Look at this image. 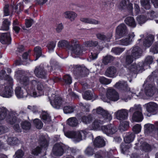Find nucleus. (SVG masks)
<instances>
[{
    "label": "nucleus",
    "instance_id": "39",
    "mask_svg": "<svg viewBox=\"0 0 158 158\" xmlns=\"http://www.w3.org/2000/svg\"><path fill=\"white\" fill-rule=\"evenodd\" d=\"M8 110L5 107H0V120L4 119L6 117Z\"/></svg>",
    "mask_w": 158,
    "mask_h": 158
},
{
    "label": "nucleus",
    "instance_id": "38",
    "mask_svg": "<svg viewBox=\"0 0 158 158\" xmlns=\"http://www.w3.org/2000/svg\"><path fill=\"white\" fill-rule=\"evenodd\" d=\"M141 6L144 9L149 10L151 8L150 0H140Z\"/></svg>",
    "mask_w": 158,
    "mask_h": 158
},
{
    "label": "nucleus",
    "instance_id": "60",
    "mask_svg": "<svg viewBox=\"0 0 158 158\" xmlns=\"http://www.w3.org/2000/svg\"><path fill=\"white\" fill-rule=\"evenodd\" d=\"M98 44V42L97 41H89L87 42L85 45L86 47H95Z\"/></svg>",
    "mask_w": 158,
    "mask_h": 158
},
{
    "label": "nucleus",
    "instance_id": "18",
    "mask_svg": "<svg viewBox=\"0 0 158 158\" xmlns=\"http://www.w3.org/2000/svg\"><path fill=\"white\" fill-rule=\"evenodd\" d=\"M131 54L132 57L135 60L140 57L142 55V51L138 46H135L131 48Z\"/></svg>",
    "mask_w": 158,
    "mask_h": 158
},
{
    "label": "nucleus",
    "instance_id": "24",
    "mask_svg": "<svg viewBox=\"0 0 158 158\" xmlns=\"http://www.w3.org/2000/svg\"><path fill=\"white\" fill-rule=\"evenodd\" d=\"M67 124L70 127H76L78 126L79 121L76 117H72L69 118L67 120Z\"/></svg>",
    "mask_w": 158,
    "mask_h": 158
},
{
    "label": "nucleus",
    "instance_id": "22",
    "mask_svg": "<svg viewBox=\"0 0 158 158\" xmlns=\"http://www.w3.org/2000/svg\"><path fill=\"white\" fill-rule=\"evenodd\" d=\"M126 67L128 69L130 72L136 73L138 71L142 69L143 64L141 63L137 64H133L126 66Z\"/></svg>",
    "mask_w": 158,
    "mask_h": 158
},
{
    "label": "nucleus",
    "instance_id": "13",
    "mask_svg": "<svg viewBox=\"0 0 158 158\" xmlns=\"http://www.w3.org/2000/svg\"><path fill=\"white\" fill-rule=\"evenodd\" d=\"M117 69L116 67L113 66H110L107 68L104 74L108 77L114 78L117 76Z\"/></svg>",
    "mask_w": 158,
    "mask_h": 158
},
{
    "label": "nucleus",
    "instance_id": "20",
    "mask_svg": "<svg viewBox=\"0 0 158 158\" xmlns=\"http://www.w3.org/2000/svg\"><path fill=\"white\" fill-rule=\"evenodd\" d=\"M155 90V87L153 84H147L144 88L145 94L149 97H152L154 94Z\"/></svg>",
    "mask_w": 158,
    "mask_h": 158
},
{
    "label": "nucleus",
    "instance_id": "16",
    "mask_svg": "<svg viewBox=\"0 0 158 158\" xmlns=\"http://www.w3.org/2000/svg\"><path fill=\"white\" fill-rule=\"evenodd\" d=\"M64 135L67 137L73 139V141L75 143L79 141V131H68L64 132Z\"/></svg>",
    "mask_w": 158,
    "mask_h": 158
},
{
    "label": "nucleus",
    "instance_id": "27",
    "mask_svg": "<svg viewBox=\"0 0 158 158\" xmlns=\"http://www.w3.org/2000/svg\"><path fill=\"white\" fill-rule=\"evenodd\" d=\"M64 16L66 19H69L71 21H73L77 17V15L73 11H67L64 13Z\"/></svg>",
    "mask_w": 158,
    "mask_h": 158
},
{
    "label": "nucleus",
    "instance_id": "19",
    "mask_svg": "<svg viewBox=\"0 0 158 158\" xmlns=\"http://www.w3.org/2000/svg\"><path fill=\"white\" fill-rule=\"evenodd\" d=\"M114 86L116 88L126 91L129 94L131 93L130 88L128 87L127 83L125 81H120L117 82Z\"/></svg>",
    "mask_w": 158,
    "mask_h": 158
},
{
    "label": "nucleus",
    "instance_id": "8",
    "mask_svg": "<svg viewBox=\"0 0 158 158\" xmlns=\"http://www.w3.org/2000/svg\"><path fill=\"white\" fill-rule=\"evenodd\" d=\"M93 112V113H95L96 112L97 114L101 115L107 121H110L112 119V118L111 115L107 110H104L100 107H99L96 109H94Z\"/></svg>",
    "mask_w": 158,
    "mask_h": 158
},
{
    "label": "nucleus",
    "instance_id": "62",
    "mask_svg": "<svg viewBox=\"0 0 158 158\" xmlns=\"http://www.w3.org/2000/svg\"><path fill=\"white\" fill-rule=\"evenodd\" d=\"M24 154L23 152L21 150H18L16 152L15 156V158H22Z\"/></svg>",
    "mask_w": 158,
    "mask_h": 158
},
{
    "label": "nucleus",
    "instance_id": "63",
    "mask_svg": "<svg viewBox=\"0 0 158 158\" xmlns=\"http://www.w3.org/2000/svg\"><path fill=\"white\" fill-rule=\"evenodd\" d=\"M72 69L75 76H77L78 75L79 73V66L78 65H74Z\"/></svg>",
    "mask_w": 158,
    "mask_h": 158
},
{
    "label": "nucleus",
    "instance_id": "28",
    "mask_svg": "<svg viewBox=\"0 0 158 158\" xmlns=\"http://www.w3.org/2000/svg\"><path fill=\"white\" fill-rule=\"evenodd\" d=\"M154 39V36L152 35H149L146 36L143 41L144 46L148 47L152 44Z\"/></svg>",
    "mask_w": 158,
    "mask_h": 158
},
{
    "label": "nucleus",
    "instance_id": "23",
    "mask_svg": "<svg viewBox=\"0 0 158 158\" xmlns=\"http://www.w3.org/2000/svg\"><path fill=\"white\" fill-rule=\"evenodd\" d=\"M94 145L96 147L101 148L104 146L105 142L104 140L100 136L97 137L94 140Z\"/></svg>",
    "mask_w": 158,
    "mask_h": 158
},
{
    "label": "nucleus",
    "instance_id": "50",
    "mask_svg": "<svg viewBox=\"0 0 158 158\" xmlns=\"http://www.w3.org/2000/svg\"><path fill=\"white\" fill-rule=\"evenodd\" d=\"M10 23V22L8 21L7 19H4L2 26V30H8L9 28Z\"/></svg>",
    "mask_w": 158,
    "mask_h": 158
},
{
    "label": "nucleus",
    "instance_id": "46",
    "mask_svg": "<svg viewBox=\"0 0 158 158\" xmlns=\"http://www.w3.org/2000/svg\"><path fill=\"white\" fill-rule=\"evenodd\" d=\"M94 148L95 147L93 146H88L85 151V154L89 156L93 155L94 153Z\"/></svg>",
    "mask_w": 158,
    "mask_h": 158
},
{
    "label": "nucleus",
    "instance_id": "2",
    "mask_svg": "<svg viewBox=\"0 0 158 158\" xmlns=\"http://www.w3.org/2000/svg\"><path fill=\"white\" fill-rule=\"evenodd\" d=\"M57 46L59 47H66L70 51L73 57L77 58L79 57V41L77 40L74 39L69 42L62 40L58 42Z\"/></svg>",
    "mask_w": 158,
    "mask_h": 158
},
{
    "label": "nucleus",
    "instance_id": "54",
    "mask_svg": "<svg viewBox=\"0 0 158 158\" xmlns=\"http://www.w3.org/2000/svg\"><path fill=\"white\" fill-rule=\"evenodd\" d=\"M63 80L66 85H69L72 83V78L69 75H64L62 79Z\"/></svg>",
    "mask_w": 158,
    "mask_h": 158
},
{
    "label": "nucleus",
    "instance_id": "34",
    "mask_svg": "<svg viewBox=\"0 0 158 158\" xmlns=\"http://www.w3.org/2000/svg\"><path fill=\"white\" fill-rule=\"evenodd\" d=\"M132 147V145L131 144L122 143L120 146L121 150L122 153L125 154L127 152L128 149Z\"/></svg>",
    "mask_w": 158,
    "mask_h": 158
},
{
    "label": "nucleus",
    "instance_id": "45",
    "mask_svg": "<svg viewBox=\"0 0 158 158\" xmlns=\"http://www.w3.org/2000/svg\"><path fill=\"white\" fill-rule=\"evenodd\" d=\"M103 123V121L98 119H95L93 122L92 127L94 129H96L99 128Z\"/></svg>",
    "mask_w": 158,
    "mask_h": 158
},
{
    "label": "nucleus",
    "instance_id": "64",
    "mask_svg": "<svg viewBox=\"0 0 158 158\" xmlns=\"http://www.w3.org/2000/svg\"><path fill=\"white\" fill-rule=\"evenodd\" d=\"M34 23L33 20L31 19H25V25L27 28L30 27Z\"/></svg>",
    "mask_w": 158,
    "mask_h": 158
},
{
    "label": "nucleus",
    "instance_id": "32",
    "mask_svg": "<svg viewBox=\"0 0 158 158\" xmlns=\"http://www.w3.org/2000/svg\"><path fill=\"white\" fill-rule=\"evenodd\" d=\"M7 143L10 145H14L20 143V140L16 137L8 138L7 140Z\"/></svg>",
    "mask_w": 158,
    "mask_h": 158
},
{
    "label": "nucleus",
    "instance_id": "41",
    "mask_svg": "<svg viewBox=\"0 0 158 158\" xmlns=\"http://www.w3.org/2000/svg\"><path fill=\"white\" fill-rule=\"evenodd\" d=\"M93 119V117L91 114L83 116L81 118L82 121L85 124L90 123Z\"/></svg>",
    "mask_w": 158,
    "mask_h": 158
},
{
    "label": "nucleus",
    "instance_id": "30",
    "mask_svg": "<svg viewBox=\"0 0 158 158\" xmlns=\"http://www.w3.org/2000/svg\"><path fill=\"white\" fill-rule=\"evenodd\" d=\"M125 23L128 26L132 27H136V23L135 19L132 17H128L125 20Z\"/></svg>",
    "mask_w": 158,
    "mask_h": 158
},
{
    "label": "nucleus",
    "instance_id": "57",
    "mask_svg": "<svg viewBox=\"0 0 158 158\" xmlns=\"http://www.w3.org/2000/svg\"><path fill=\"white\" fill-rule=\"evenodd\" d=\"M114 59V57L111 56H107L103 59V62L105 64H106L108 63L113 61Z\"/></svg>",
    "mask_w": 158,
    "mask_h": 158
},
{
    "label": "nucleus",
    "instance_id": "33",
    "mask_svg": "<svg viewBox=\"0 0 158 158\" xmlns=\"http://www.w3.org/2000/svg\"><path fill=\"white\" fill-rule=\"evenodd\" d=\"M89 73V70L85 66H80V77H85Z\"/></svg>",
    "mask_w": 158,
    "mask_h": 158
},
{
    "label": "nucleus",
    "instance_id": "29",
    "mask_svg": "<svg viewBox=\"0 0 158 158\" xmlns=\"http://www.w3.org/2000/svg\"><path fill=\"white\" fill-rule=\"evenodd\" d=\"M135 137V134L132 132L128 133L124 138V140L125 142L127 144L132 142Z\"/></svg>",
    "mask_w": 158,
    "mask_h": 158
},
{
    "label": "nucleus",
    "instance_id": "47",
    "mask_svg": "<svg viewBox=\"0 0 158 158\" xmlns=\"http://www.w3.org/2000/svg\"><path fill=\"white\" fill-rule=\"evenodd\" d=\"M125 48L115 47L113 48L111 52L116 55H119L125 50Z\"/></svg>",
    "mask_w": 158,
    "mask_h": 158
},
{
    "label": "nucleus",
    "instance_id": "55",
    "mask_svg": "<svg viewBox=\"0 0 158 158\" xmlns=\"http://www.w3.org/2000/svg\"><path fill=\"white\" fill-rule=\"evenodd\" d=\"M136 19L138 23L140 25L144 23L147 20L145 17L142 15L137 16Z\"/></svg>",
    "mask_w": 158,
    "mask_h": 158
},
{
    "label": "nucleus",
    "instance_id": "42",
    "mask_svg": "<svg viewBox=\"0 0 158 158\" xmlns=\"http://www.w3.org/2000/svg\"><path fill=\"white\" fill-rule=\"evenodd\" d=\"M35 54V55L36 59L35 60H37L42 55V49L41 47L37 46L35 47L34 48Z\"/></svg>",
    "mask_w": 158,
    "mask_h": 158
},
{
    "label": "nucleus",
    "instance_id": "51",
    "mask_svg": "<svg viewBox=\"0 0 158 158\" xmlns=\"http://www.w3.org/2000/svg\"><path fill=\"white\" fill-rule=\"evenodd\" d=\"M140 149L142 150L148 152L151 150V147L146 142H144L141 144Z\"/></svg>",
    "mask_w": 158,
    "mask_h": 158
},
{
    "label": "nucleus",
    "instance_id": "9",
    "mask_svg": "<svg viewBox=\"0 0 158 158\" xmlns=\"http://www.w3.org/2000/svg\"><path fill=\"white\" fill-rule=\"evenodd\" d=\"M101 129L104 133L109 136L115 133L117 131L116 127L112 124L102 126Z\"/></svg>",
    "mask_w": 158,
    "mask_h": 158
},
{
    "label": "nucleus",
    "instance_id": "43",
    "mask_svg": "<svg viewBox=\"0 0 158 158\" xmlns=\"http://www.w3.org/2000/svg\"><path fill=\"white\" fill-rule=\"evenodd\" d=\"M41 118L45 123H48L51 121L49 114L47 112H43L41 115Z\"/></svg>",
    "mask_w": 158,
    "mask_h": 158
},
{
    "label": "nucleus",
    "instance_id": "6",
    "mask_svg": "<svg viewBox=\"0 0 158 158\" xmlns=\"http://www.w3.org/2000/svg\"><path fill=\"white\" fill-rule=\"evenodd\" d=\"M135 36V35L133 32L130 33L126 37L117 41L116 44L122 46H128L133 41Z\"/></svg>",
    "mask_w": 158,
    "mask_h": 158
},
{
    "label": "nucleus",
    "instance_id": "56",
    "mask_svg": "<svg viewBox=\"0 0 158 158\" xmlns=\"http://www.w3.org/2000/svg\"><path fill=\"white\" fill-rule=\"evenodd\" d=\"M34 125L36 127L39 129H41L43 126V124L42 122L38 119H35L33 121Z\"/></svg>",
    "mask_w": 158,
    "mask_h": 158
},
{
    "label": "nucleus",
    "instance_id": "48",
    "mask_svg": "<svg viewBox=\"0 0 158 158\" xmlns=\"http://www.w3.org/2000/svg\"><path fill=\"white\" fill-rule=\"evenodd\" d=\"M23 2H22L18 3L14 7H13V9L15 10V11L17 14H19L23 9Z\"/></svg>",
    "mask_w": 158,
    "mask_h": 158
},
{
    "label": "nucleus",
    "instance_id": "14",
    "mask_svg": "<svg viewBox=\"0 0 158 158\" xmlns=\"http://www.w3.org/2000/svg\"><path fill=\"white\" fill-rule=\"evenodd\" d=\"M52 152V156L56 158L62 156L63 153L62 146L58 143H56L53 146Z\"/></svg>",
    "mask_w": 158,
    "mask_h": 158
},
{
    "label": "nucleus",
    "instance_id": "59",
    "mask_svg": "<svg viewBox=\"0 0 158 158\" xmlns=\"http://www.w3.org/2000/svg\"><path fill=\"white\" fill-rule=\"evenodd\" d=\"M106 152L101 151H98L95 154V158H105Z\"/></svg>",
    "mask_w": 158,
    "mask_h": 158
},
{
    "label": "nucleus",
    "instance_id": "4",
    "mask_svg": "<svg viewBox=\"0 0 158 158\" xmlns=\"http://www.w3.org/2000/svg\"><path fill=\"white\" fill-rule=\"evenodd\" d=\"M129 111L133 112L135 111L133 114L132 119L133 121L140 122L142 121L143 116L142 113V108L140 105L134 106V107L131 108Z\"/></svg>",
    "mask_w": 158,
    "mask_h": 158
},
{
    "label": "nucleus",
    "instance_id": "26",
    "mask_svg": "<svg viewBox=\"0 0 158 158\" xmlns=\"http://www.w3.org/2000/svg\"><path fill=\"white\" fill-rule=\"evenodd\" d=\"M112 33H110L108 34L105 35L102 33H99L96 34L97 38L99 40L106 41L108 42L109 41L110 39L112 37Z\"/></svg>",
    "mask_w": 158,
    "mask_h": 158
},
{
    "label": "nucleus",
    "instance_id": "5",
    "mask_svg": "<svg viewBox=\"0 0 158 158\" xmlns=\"http://www.w3.org/2000/svg\"><path fill=\"white\" fill-rule=\"evenodd\" d=\"M52 99L53 100L50 101V103L53 108L56 109L60 108L66 103L62 98L54 94L52 95L51 100Z\"/></svg>",
    "mask_w": 158,
    "mask_h": 158
},
{
    "label": "nucleus",
    "instance_id": "49",
    "mask_svg": "<svg viewBox=\"0 0 158 158\" xmlns=\"http://www.w3.org/2000/svg\"><path fill=\"white\" fill-rule=\"evenodd\" d=\"M134 59V58L131 55H127L125 58V67L131 64L133 61Z\"/></svg>",
    "mask_w": 158,
    "mask_h": 158
},
{
    "label": "nucleus",
    "instance_id": "17",
    "mask_svg": "<svg viewBox=\"0 0 158 158\" xmlns=\"http://www.w3.org/2000/svg\"><path fill=\"white\" fill-rule=\"evenodd\" d=\"M147 111L153 114H155L158 111V105L153 102H151L146 105Z\"/></svg>",
    "mask_w": 158,
    "mask_h": 158
},
{
    "label": "nucleus",
    "instance_id": "1",
    "mask_svg": "<svg viewBox=\"0 0 158 158\" xmlns=\"http://www.w3.org/2000/svg\"><path fill=\"white\" fill-rule=\"evenodd\" d=\"M20 83L23 85L28 94L34 97L39 96L35 89V86H36L37 90L39 91H42L44 89L48 90L47 87L45 85L36 80L32 81L29 84V78L26 77L22 76L20 80Z\"/></svg>",
    "mask_w": 158,
    "mask_h": 158
},
{
    "label": "nucleus",
    "instance_id": "21",
    "mask_svg": "<svg viewBox=\"0 0 158 158\" xmlns=\"http://www.w3.org/2000/svg\"><path fill=\"white\" fill-rule=\"evenodd\" d=\"M11 37L9 33L0 34V42L3 44H9L11 42Z\"/></svg>",
    "mask_w": 158,
    "mask_h": 158
},
{
    "label": "nucleus",
    "instance_id": "37",
    "mask_svg": "<svg viewBox=\"0 0 158 158\" xmlns=\"http://www.w3.org/2000/svg\"><path fill=\"white\" fill-rule=\"evenodd\" d=\"M81 20L84 23L94 24H98L100 23L99 21L95 19L88 18H81Z\"/></svg>",
    "mask_w": 158,
    "mask_h": 158
},
{
    "label": "nucleus",
    "instance_id": "11",
    "mask_svg": "<svg viewBox=\"0 0 158 158\" xmlns=\"http://www.w3.org/2000/svg\"><path fill=\"white\" fill-rule=\"evenodd\" d=\"M34 73L37 77L41 78H45L47 76L46 71L43 66L41 65L36 67Z\"/></svg>",
    "mask_w": 158,
    "mask_h": 158
},
{
    "label": "nucleus",
    "instance_id": "15",
    "mask_svg": "<svg viewBox=\"0 0 158 158\" xmlns=\"http://www.w3.org/2000/svg\"><path fill=\"white\" fill-rule=\"evenodd\" d=\"M116 118L119 120H123L127 118L128 115V110L125 109L118 110L115 113Z\"/></svg>",
    "mask_w": 158,
    "mask_h": 158
},
{
    "label": "nucleus",
    "instance_id": "61",
    "mask_svg": "<svg viewBox=\"0 0 158 158\" xmlns=\"http://www.w3.org/2000/svg\"><path fill=\"white\" fill-rule=\"evenodd\" d=\"M141 127L140 125L139 124H136L132 128L133 131L135 133H138L141 130Z\"/></svg>",
    "mask_w": 158,
    "mask_h": 158
},
{
    "label": "nucleus",
    "instance_id": "31",
    "mask_svg": "<svg viewBox=\"0 0 158 158\" xmlns=\"http://www.w3.org/2000/svg\"><path fill=\"white\" fill-rule=\"evenodd\" d=\"M0 77L1 80H6L10 82H12V79L6 74V71L4 70H2L1 71Z\"/></svg>",
    "mask_w": 158,
    "mask_h": 158
},
{
    "label": "nucleus",
    "instance_id": "58",
    "mask_svg": "<svg viewBox=\"0 0 158 158\" xmlns=\"http://www.w3.org/2000/svg\"><path fill=\"white\" fill-rule=\"evenodd\" d=\"M21 125L22 128L26 130H29L31 126L30 123L29 122L26 121L22 122Z\"/></svg>",
    "mask_w": 158,
    "mask_h": 158
},
{
    "label": "nucleus",
    "instance_id": "10",
    "mask_svg": "<svg viewBox=\"0 0 158 158\" xmlns=\"http://www.w3.org/2000/svg\"><path fill=\"white\" fill-rule=\"evenodd\" d=\"M22 85L23 86L21 87L20 86L17 87L15 90V94L18 98H23L27 97V96H30L28 94L26 90L24 89L23 85Z\"/></svg>",
    "mask_w": 158,
    "mask_h": 158
},
{
    "label": "nucleus",
    "instance_id": "53",
    "mask_svg": "<svg viewBox=\"0 0 158 158\" xmlns=\"http://www.w3.org/2000/svg\"><path fill=\"white\" fill-rule=\"evenodd\" d=\"M111 79L103 77H101L99 79L100 82L104 85H108L110 84L111 82Z\"/></svg>",
    "mask_w": 158,
    "mask_h": 158
},
{
    "label": "nucleus",
    "instance_id": "36",
    "mask_svg": "<svg viewBox=\"0 0 158 158\" xmlns=\"http://www.w3.org/2000/svg\"><path fill=\"white\" fill-rule=\"evenodd\" d=\"M76 106L74 105L72 106H66L64 107L63 111L65 114H70L74 112L76 110Z\"/></svg>",
    "mask_w": 158,
    "mask_h": 158
},
{
    "label": "nucleus",
    "instance_id": "35",
    "mask_svg": "<svg viewBox=\"0 0 158 158\" xmlns=\"http://www.w3.org/2000/svg\"><path fill=\"white\" fill-rule=\"evenodd\" d=\"M39 144L43 148H46L48 145V143L44 136H41L39 140Z\"/></svg>",
    "mask_w": 158,
    "mask_h": 158
},
{
    "label": "nucleus",
    "instance_id": "7",
    "mask_svg": "<svg viewBox=\"0 0 158 158\" xmlns=\"http://www.w3.org/2000/svg\"><path fill=\"white\" fill-rule=\"evenodd\" d=\"M128 32L126 25L124 23L121 24L116 28V37L117 39L122 37L127 34Z\"/></svg>",
    "mask_w": 158,
    "mask_h": 158
},
{
    "label": "nucleus",
    "instance_id": "52",
    "mask_svg": "<svg viewBox=\"0 0 158 158\" xmlns=\"http://www.w3.org/2000/svg\"><path fill=\"white\" fill-rule=\"evenodd\" d=\"M56 45V41L50 42L47 45V47L50 52L54 51V49Z\"/></svg>",
    "mask_w": 158,
    "mask_h": 158
},
{
    "label": "nucleus",
    "instance_id": "3",
    "mask_svg": "<svg viewBox=\"0 0 158 158\" xmlns=\"http://www.w3.org/2000/svg\"><path fill=\"white\" fill-rule=\"evenodd\" d=\"M10 82L6 80H0V95L3 97L10 98L13 94Z\"/></svg>",
    "mask_w": 158,
    "mask_h": 158
},
{
    "label": "nucleus",
    "instance_id": "44",
    "mask_svg": "<svg viewBox=\"0 0 158 158\" xmlns=\"http://www.w3.org/2000/svg\"><path fill=\"white\" fill-rule=\"evenodd\" d=\"M129 127L128 122L125 121L120 123L119 129L121 131H124L127 130L128 128Z\"/></svg>",
    "mask_w": 158,
    "mask_h": 158
},
{
    "label": "nucleus",
    "instance_id": "12",
    "mask_svg": "<svg viewBox=\"0 0 158 158\" xmlns=\"http://www.w3.org/2000/svg\"><path fill=\"white\" fill-rule=\"evenodd\" d=\"M106 97L112 101H116L119 99V95L118 93L114 89H109L107 92Z\"/></svg>",
    "mask_w": 158,
    "mask_h": 158
},
{
    "label": "nucleus",
    "instance_id": "25",
    "mask_svg": "<svg viewBox=\"0 0 158 158\" xmlns=\"http://www.w3.org/2000/svg\"><path fill=\"white\" fill-rule=\"evenodd\" d=\"M144 127L145 133L147 134H154L155 133L153 124L148 123L144 125Z\"/></svg>",
    "mask_w": 158,
    "mask_h": 158
},
{
    "label": "nucleus",
    "instance_id": "40",
    "mask_svg": "<svg viewBox=\"0 0 158 158\" xmlns=\"http://www.w3.org/2000/svg\"><path fill=\"white\" fill-rule=\"evenodd\" d=\"M93 96V94L92 92L89 90L85 91L82 94L83 98L87 100L92 99Z\"/></svg>",
    "mask_w": 158,
    "mask_h": 158
}]
</instances>
